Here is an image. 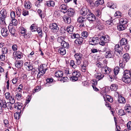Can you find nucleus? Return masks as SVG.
Segmentation results:
<instances>
[{
  "label": "nucleus",
  "mask_w": 131,
  "mask_h": 131,
  "mask_svg": "<svg viewBox=\"0 0 131 131\" xmlns=\"http://www.w3.org/2000/svg\"><path fill=\"white\" fill-rule=\"evenodd\" d=\"M12 104L10 102H7L6 103L5 100L3 101L2 103H0V114H1L2 112V108L7 107L8 109H12L13 107L11 106Z\"/></svg>",
  "instance_id": "f257e3e1"
},
{
  "label": "nucleus",
  "mask_w": 131,
  "mask_h": 131,
  "mask_svg": "<svg viewBox=\"0 0 131 131\" xmlns=\"http://www.w3.org/2000/svg\"><path fill=\"white\" fill-rule=\"evenodd\" d=\"M7 16L6 10L4 9H2L0 12V24L2 25L6 24L5 20Z\"/></svg>",
  "instance_id": "f03ea898"
},
{
  "label": "nucleus",
  "mask_w": 131,
  "mask_h": 131,
  "mask_svg": "<svg viewBox=\"0 0 131 131\" xmlns=\"http://www.w3.org/2000/svg\"><path fill=\"white\" fill-rule=\"evenodd\" d=\"M72 76L70 78V80L72 81H75L78 79V78L80 76V72L77 71L73 72L72 73Z\"/></svg>",
  "instance_id": "7ed1b4c3"
},
{
  "label": "nucleus",
  "mask_w": 131,
  "mask_h": 131,
  "mask_svg": "<svg viewBox=\"0 0 131 131\" xmlns=\"http://www.w3.org/2000/svg\"><path fill=\"white\" fill-rule=\"evenodd\" d=\"M74 57L76 59L77 64L78 65L81 64L82 60V54L80 53H77L74 55Z\"/></svg>",
  "instance_id": "20e7f679"
},
{
  "label": "nucleus",
  "mask_w": 131,
  "mask_h": 131,
  "mask_svg": "<svg viewBox=\"0 0 131 131\" xmlns=\"http://www.w3.org/2000/svg\"><path fill=\"white\" fill-rule=\"evenodd\" d=\"M39 72L37 75V77L40 78L41 75H43L45 73L46 69H44L43 66L42 65H40L38 69Z\"/></svg>",
  "instance_id": "39448f33"
},
{
  "label": "nucleus",
  "mask_w": 131,
  "mask_h": 131,
  "mask_svg": "<svg viewBox=\"0 0 131 131\" xmlns=\"http://www.w3.org/2000/svg\"><path fill=\"white\" fill-rule=\"evenodd\" d=\"M99 38L97 37L91 38L89 41V44L93 45H95L99 42Z\"/></svg>",
  "instance_id": "423d86ee"
},
{
  "label": "nucleus",
  "mask_w": 131,
  "mask_h": 131,
  "mask_svg": "<svg viewBox=\"0 0 131 131\" xmlns=\"http://www.w3.org/2000/svg\"><path fill=\"white\" fill-rule=\"evenodd\" d=\"M49 28L53 32H57L59 30V28L56 23H53L50 24Z\"/></svg>",
  "instance_id": "0eeeda50"
},
{
  "label": "nucleus",
  "mask_w": 131,
  "mask_h": 131,
  "mask_svg": "<svg viewBox=\"0 0 131 131\" xmlns=\"http://www.w3.org/2000/svg\"><path fill=\"white\" fill-rule=\"evenodd\" d=\"M86 18L89 21L93 22L95 20L96 18L95 16L92 13L89 12L88 15H87Z\"/></svg>",
  "instance_id": "6e6552de"
},
{
  "label": "nucleus",
  "mask_w": 131,
  "mask_h": 131,
  "mask_svg": "<svg viewBox=\"0 0 131 131\" xmlns=\"http://www.w3.org/2000/svg\"><path fill=\"white\" fill-rule=\"evenodd\" d=\"M81 15L83 16H85L88 14L89 12H90L88 9L84 7L82 8L80 11Z\"/></svg>",
  "instance_id": "1a4fd4ad"
},
{
  "label": "nucleus",
  "mask_w": 131,
  "mask_h": 131,
  "mask_svg": "<svg viewBox=\"0 0 131 131\" xmlns=\"http://www.w3.org/2000/svg\"><path fill=\"white\" fill-rule=\"evenodd\" d=\"M13 26L11 23H10L8 26V28L10 32L13 36H15L16 30L13 28Z\"/></svg>",
  "instance_id": "9d476101"
},
{
  "label": "nucleus",
  "mask_w": 131,
  "mask_h": 131,
  "mask_svg": "<svg viewBox=\"0 0 131 131\" xmlns=\"http://www.w3.org/2000/svg\"><path fill=\"white\" fill-rule=\"evenodd\" d=\"M115 49L119 54L121 55L122 54V52L123 51V47L121 45L116 44L115 46Z\"/></svg>",
  "instance_id": "9b49d317"
},
{
  "label": "nucleus",
  "mask_w": 131,
  "mask_h": 131,
  "mask_svg": "<svg viewBox=\"0 0 131 131\" xmlns=\"http://www.w3.org/2000/svg\"><path fill=\"white\" fill-rule=\"evenodd\" d=\"M86 20V18L83 17L82 16L79 17L78 18L77 20L78 22L81 24L80 26L82 27H84V22Z\"/></svg>",
  "instance_id": "f8f14e48"
},
{
  "label": "nucleus",
  "mask_w": 131,
  "mask_h": 131,
  "mask_svg": "<svg viewBox=\"0 0 131 131\" xmlns=\"http://www.w3.org/2000/svg\"><path fill=\"white\" fill-rule=\"evenodd\" d=\"M68 7L65 5L62 4L59 6V9L60 11L63 13H66L67 11Z\"/></svg>",
  "instance_id": "ddd939ff"
},
{
  "label": "nucleus",
  "mask_w": 131,
  "mask_h": 131,
  "mask_svg": "<svg viewBox=\"0 0 131 131\" xmlns=\"http://www.w3.org/2000/svg\"><path fill=\"white\" fill-rule=\"evenodd\" d=\"M101 41L99 42L100 45L102 46H104L106 43V38L104 36H102L99 37Z\"/></svg>",
  "instance_id": "4468645a"
},
{
  "label": "nucleus",
  "mask_w": 131,
  "mask_h": 131,
  "mask_svg": "<svg viewBox=\"0 0 131 131\" xmlns=\"http://www.w3.org/2000/svg\"><path fill=\"white\" fill-rule=\"evenodd\" d=\"M105 55L106 58H111L113 57L114 54L113 51H107Z\"/></svg>",
  "instance_id": "2eb2a0df"
},
{
  "label": "nucleus",
  "mask_w": 131,
  "mask_h": 131,
  "mask_svg": "<svg viewBox=\"0 0 131 131\" xmlns=\"http://www.w3.org/2000/svg\"><path fill=\"white\" fill-rule=\"evenodd\" d=\"M24 20H23V22L21 24L22 26H21L20 28L19 29V31L20 34V35L21 36H23L24 37H25V28L24 27V25H23L24 23Z\"/></svg>",
  "instance_id": "dca6fc26"
},
{
  "label": "nucleus",
  "mask_w": 131,
  "mask_h": 131,
  "mask_svg": "<svg viewBox=\"0 0 131 131\" xmlns=\"http://www.w3.org/2000/svg\"><path fill=\"white\" fill-rule=\"evenodd\" d=\"M1 33L2 36L6 37L8 35L9 32L8 30L6 28H3L1 30Z\"/></svg>",
  "instance_id": "f3484780"
},
{
  "label": "nucleus",
  "mask_w": 131,
  "mask_h": 131,
  "mask_svg": "<svg viewBox=\"0 0 131 131\" xmlns=\"http://www.w3.org/2000/svg\"><path fill=\"white\" fill-rule=\"evenodd\" d=\"M55 76L57 78H61L63 75V72L61 70H58L55 73Z\"/></svg>",
  "instance_id": "a211bd4d"
},
{
  "label": "nucleus",
  "mask_w": 131,
  "mask_h": 131,
  "mask_svg": "<svg viewBox=\"0 0 131 131\" xmlns=\"http://www.w3.org/2000/svg\"><path fill=\"white\" fill-rule=\"evenodd\" d=\"M13 54L14 57H15L17 58V59H20L22 56V53L19 51L14 52L13 53Z\"/></svg>",
  "instance_id": "6ab92c4d"
},
{
  "label": "nucleus",
  "mask_w": 131,
  "mask_h": 131,
  "mask_svg": "<svg viewBox=\"0 0 131 131\" xmlns=\"http://www.w3.org/2000/svg\"><path fill=\"white\" fill-rule=\"evenodd\" d=\"M46 4L48 7H53L55 5V3L54 1L49 0L46 2Z\"/></svg>",
  "instance_id": "aec40b11"
},
{
  "label": "nucleus",
  "mask_w": 131,
  "mask_h": 131,
  "mask_svg": "<svg viewBox=\"0 0 131 131\" xmlns=\"http://www.w3.org/2000/svg\"><path fill=\"white\" fill-rule=\"evenodd\" d=\"M101 71L104 73L107 74H109L111 71L110 68L107 66L104 68H102L101 69Z\"/></svg>",
  "instance_id": "412c9836"
},
{
  "label": "nucleus",
  "mask_w": 131,
  "mask_h": 131,
  "mask_svg": "<svg viewBox=\"0 0 131 131\" xmlns=\"http://www.w3.org/2000/svg\"><path fill=\"white\" fill-rule=\"evenodd\" d=\"M129 59L130 57L128 53H125L123 56V59L124 62H127L129 60Z\"/></svg>",
  "instance_id": "4be33fe9"
},
{
  "label": "nucleus",
  "mask_w": 131,
  "mask_h": 131,
  "mask_svg": "<svg viewBox=\"0 0 131 131\" xmlns=\"http://www.w3.org/2000/svg\"><path fill=\"white\" fill-rule=\"evenodd\" d=\"M123 77H129L131 76V73L130 71L128 70H126L123 73Z\"/></svg>",
  "instance_id": "5701e85b"
},
{
  "label": "nucleus",
  "mask_w": 131,
  "mask_h": 131,
  "mask_svg": "<svg viewBox=\"0 0 131 131\" xmlns=\"http://www.w3.org/2000/svg\"><path fill=\"white\" fill-rule=\"evenodd\" d=\"M127 25H125L120 24L117 26V28L119 30L122 31L126 29L127 28Z\"/></svg>",
  "instance_id": "b1692460"
},
{
  "label": "nucleus",
  "mask_w": 131,
  "mask_h": 131,
  "mask_svg": "<svg viewBox=\"0 0 131 131\" xmlns=\"http://www.w3.org/2000/svg\"><path fill=\"white\" fill-rule=\"evenodd\" d=\"M95 75L96 76V80L97 81L102 79L104 77V75L103 74H101V73H96L95 74Z\"/></svg>",
  "instance_id": "393cba45"
},
{
  "label": "nucleus",
  "mask_w": 131,
  "mask_h": 131,
  "mask_svg": "<svg viewBox=\"0 0 131 131\" xmlns=\"http://www.w3.org/2000/svg\"><path fill=\"white\" fill-rule=\"evenodd\" d=\"M118 102L122 104H124L126 102V101L125 98L122 96H119L118 98Z\"/></svg>",
  "instance_id": "a878e982"
},
{
  "label": "nucleus",
  "mask_w": 131,
  "mask_h": 131,
  "mask_svg": "<svg viewBox=\"0 0 131 131\" xmlns=\"http://www.w3.org/2000/svg\"><path fill=\"white\" fill-rule=\"evenodd\" d=\"M63 18L65 22L66 23L69 24L71 22V20L70 17L66 16H64Z\"/></svg>",
  "instance_id": "bb28decb"
},
{
  "label": "nucleus",
  "mask_w": 131,
  "mask_h": 131,
  "mask_svg": "<svg viewBox=\"0 0 131 131\" xmlns=\"http://www.w3.org/2000/svg\"><path fill=\"white\" fill-rule=\"evenodd\" d=\"M30 62H27L25 63V68L28 70H31L32 69L33 67L31 65L29 64Z\"/></svg>",
  "instance_id": "cd10ccee"
},
{
  "label": "nucleus",
  "mask_w": 131,
  "mask_h": 131,
  "mask_svg": "<svg viewBox=\"0 0 131 131\" xmlns=\"http://www.w3.org/2000/svg\"><path fill=\"white\" fill-rule=\"evenodd\" d=\"M123 81L126 83H129L131 82V78L130 77H123L122 78Z\"/></svg>",
  "instance_id": "c85d7f7f"
},
{
  "label": "nucleus",
  "mask_w": 131,
  "mask_h": 131,
  "mask_svg": "<svg viewBox=\"0 0 131 131\" xmlns=\"http://www.w3.org/2000/svg\"><path fill=\"white\" fill-rule=\"evenodd\" d=\"M58 51L61 54L63 55H64L66 53L65 49L63 47L59 48Z\"/></svg>",
  "instance_id": "c756f323"
},
{
  "label": "nucleus",
  "mask_w": 131,
  "mask_h": 131,
  "mask_svg": "<svg viewBox=\"0 0 131 131\" xmlns=\"http://www.w3.org/2000/svg\"><path fill=\"white\" fill-rule=\"evenodd\" d=\"M127 40L124 38H122L120 40V45L121 46L126 45L127 44Z\"/></svg>",
  "instance_id": "7c9ffc66"
},
{
  "label": "nucleus",
  "mask_w": 131,
  "mask_h": 131,
  "mask_svg": "<svg viewBox=\"0 0 131 131\" xmlns=\"http://www.w3.org/2000/svg\"><path fill=\"white\" fill-rule=\"evenodd\" d=\"M128 21V20L126 18H122L120 19L119 22L121 23L122 24L127 25V24Z\"/></svg>",
  "instance_id": "2f4dec72"
},
{
  "label": "nucleus",
  "mask_w": 131,
  "mask_h": 131,
  "mask_svg": "<svg viewBox=\"0 0 131 131\" xmlns=\"http://www.w3.org/2000/svg\"><path fill=\"white\" fill-rule=\"evenodd\" d=\"M83 39L82 37H79L75 41V42L77 44L81 45L82 43Z\"/></svg>",
  "instance_id": "473e14b6"
},
{
  "label": "nucleus",
  "mask_w": 131,
  "mask_h": 131,
  "mask_svg": "<svg viewBox=\"0 0 131 131\" xmlns=\"http://www.w3.org/2000/svg\"><path fill=\"white\" fill-rule=\"evenodd\" d=\"M125 110L128 113H131V106L130 105L126 104L125 107Z\"/></svg>",
  "instance_id": "72a5a7b5"
},
{
  "label": "nucleus",
  "mask_w": 131,
  "mask_h": 131,
  "mask_svg": "<svg viewBox=\"0 0 131 131\" xmlns=\"http://www.w3.org/2000/svg\"><path fill=\"white\" fill-rule=\"evenodd\" d=\"M74 29L73 27L71 25L68 26L67 28V30L69 34H71Z\"/></svg>",
  "instance_id": "f704fd0d"
},
{
  "label": "nucleus",
  "mask_w": 131,
  "mask_h": 131,
  "mask_svg": "<svg viewBox=\"0 0 131 131\" xmlns=\"http://www.w3.org/2000/svg\"><path fill=\"white\" fill-rule=\"evenodd\" d=\"M21 112V111L19 110V112H17L14 114V117L16 119H19Z\"/></svg>",
  "instance_id": "c9c22d12"
},
{
  "label": "nucleus",
  "mask_w": 131,
  "mask_h": 131,
  "mask_svg": "<svg viewBox=\"0 0 131 131\" xmlns=\"http://www.w3.org/2000/svg\"><path fill=\"white\" fill-rule=\"evenodd\" d=\"M23 64V61H18L16 62L15 66L16 67L19 68L22 66Z\"/></svg>",
  "instance_id": "e433bc0d"
},
{
  "label": "nucleus",
  "mask_w": 131,
  "mask_h": 131,
  "mask_svg": "<svg viewBox=\"0 0 131 131\" xmlns=\"http://www.w3.org/2000/svg\"><path fill=\"white\" fill-rule=\"evenodd\" d=\"M103 97L104 99H106L107 101L110 102H113V98L109 95H107L105 96H104Z\"/></svg>",
  "instance_id": "4c0bfd02"
},
{
  "label": "nucleus",
  "mask_w": 131,
  "mask_h": 131,
  "mask_svg": "<svg viewBox=\"0 0 131 131\" xmlns=\"http://www.w3.org/2000/svg\"><path fill=\"white\" fill-rule=\"evenodd\" d=\"M117 89L118 86L116 84H112L110 86V89L112 91H116Z\"/></svg>",
  "instance_id": "58836bf2"
},
{
  "label": "nucleus",
  "mask_w": 131,
  "mask_h": 131,
  "mask_svg": "<svg viewBox=\"0 0 131 131\" xmlns=\"http://www.w3.org/2000/svg\"><path fill=\"white\" fill-rule=\"evenodd\" d=\"M38 13L39 16L41 17V19L45 17V14L43 13L40 9H38Z\"/></svg>",
  "instance_id": "ea45409f"
},
{
  "label": "nucleus",
  "mask_w": 131,
  "mask_h": 131,
  "mask_svg": "<svg viewBox=\"0 0 131 131\" xmlns=\"http://www.w3.org/2000/svg\"><path fill=\"white\" fill-rule=\"evenodd\" d=\"M67 14L68 15L70 16H72L74 14V10L71 9H69L67 10Z\"/></svg>",
  "instance_id": "a19ab883"
},
{
  "label": "nucleus",
  "mask_w": 131,
  "mask_h": 131,
  "mask_svg": "<svg viewBox=\"0 0 131 131\" xmlns=\"http://www.w3.org/2000/svg\"><path fill=\"white\" fill-rule=\"evenodd\" d=\"M78 64H77V61L76 63H75L74 61L72 60L70 62V66L74 68H75L77 67Z\"/></svg>",
  "instance_id": "79ce46f5"
},
{
  "label": "nucleus",
  "mask_w": 131,
  "mask_h": 131,
  "mask_svg": "<svg viewBox=\"0 0 131 131\" xmlns=\"http://www.w3.org/2000/svg\"><path fill=\"white\" fill-rule=\"evenodd\" d=\"M61 46L64 48H68L69 46V43L64 41H62V42L61 43Z\"/></svg>",
  "instance_id": "37998d69"
},
{
  "label": "nucleus",
  "mask_w": 131,
  "mask_h": 131,
  "mask_svg": "<svg viewBox=\"0 0 131 131\" xmlns=\"http://www.w3.org/2000/svg\"><path fill=\"white\" fill-rule=\"evenodd\" d=\"M82 38L83 39H85L86 38L88 35V32L86 31H84L81 34Z\"/></svg>",
  "instance_id": "c03bdc74"
},
{
  "label": "nucleus",
  "mask_w": 131,
  "mask_h": 131,
  "mask_svg": "<svg viewBox=\"0 0 131 131\" xmlns=\"http://www.w3.org/2000/svg\"><path fill=\"white\" fill-rule=\"evenodd\" d=\"M71 35V37L72 39L77 38L79 37V35L78 34H75V33H72Z\"/></svg>",
  "instance_id": "a18cd8bd"
},
{
  "label": "nucleus",
  "mask_w": 131,
  "mask_h": 131,
  "mask_svg": "<svg viewBox=\"0 0 131 131\" xmlns=\"http://www.w3.org/2000/svg\"><path fill=\"white\" fill-rule=\"evenodd\" d=\"M120 70V68L118 67H116L114 69V72L115 75H117Z\"/></svg>",
  "instance_id": "49530a36"
},
{
  "label": "nucleus",
  "mask_w": 131,
  "mask_h": 131,
  "mask_svg": "<svg viewBox=\"0 0 131 131\" xmlns=\"http://www.w3.org/2000/svg\"><path fill=\"white\" fill-rule=\"evenodd\" d=\"M31 7V4L29 2H27L25 4V8H26L27 9H30Z\"/></svg>",
  "instance_id": "de8ad7c7"
},
{
  "label": "nucleus",
  "mask_w": 131,
  "mask_h": 131,
  "mask_svg": "<svg viewBox=\"0 0 131 131\" xmlns=\"http://www.w3.org/2000/svg\"><path fill=\"white\" fill-rule=\"evenodd\" d=\"M12 23H11L13 26V25L16 26L18 24V22L17 20L15 18L12 19Z\"/></svg>",
  "instance_id": "09e8293b"
},
{
  "label": "nucleus",
  "mask_w": 131,
  "mask_h": 131,
  "mask_svg": "<svg viewBox=\"0 0 131 131\" xmlns=\"http://www.w3.org/2000/svg\"><path fill=\"white\" fill-rule=\"evenodd\" d=\"M64 37L62 36H60L58 37L57 39V41L58 42L60 43L61 44L62 42V41H64Z\"/></svg>",
  "instance_id": "8fccbe9b"
},
{
  "label": "nucleus",
  "mask_w": 131,
  "mask_h": 131,
  "mask_svg": "<svg viewBox=\"0 0 131 131\" xmlns=\"http://www.w3.org/2000/svg\"><path fill=\"white\" fill-rule=\"evenodd\" d=\"M22 96L19 93H17L15 95V97L16 99L17 100H20L22 98Z\"/></svg>",
  "instance_id": "3c124183"
},
{
  "label": "nucleus",
  "mask_w": 131,
  "mask_h": 131,
  "mask_svg": "<svg viewBox=\"0 0 131 131\" xmlns=\"http://www.w3.org/2000/svg\"><path fill=\"white\" fill-rule=\"evenodd\" d=\"M68 79L67 77H62L60 79V81L62 82H64L68 81Z\"/></svg>",
  "instance_id": "603ef678"
},
{
  "label": "nucleus",
  "mask_w": 131,
  "mask_h": 131,
  "mask_svg": "<svg viewBox=\"0 0 131 131\" xmlns=\"http://www.w3.org/2000/svg\"><path fill=\"white\" fill-rule=\"evenodd\" d=\"M107 61L106 60H104L102 63V68H104L107 66Z\"/></svg>",
  "instance_id": "864d4df0"
},
{
  "label": "nucleus",
  "mask_w": 131,
  "mask_h": 131,
  "mask_svg": "<svg viewBox=\"0 0 131 131\" xmlns=\"http://www.w3.org/2000/svg\"><path fill=\"white\" fill-rule=\"evenodd\" d=\"M35 25L34 24H32L31 26H30V30L32 31H36V30L37 29H36V27L34 26Z\"/></svg>",
  "instance_id": "5fc2aeb1"
},
{
  "label": "nucleus",
  "mask_w": 131,
  "mask_h": 131,
  "mask_svg": "<svg viewBox=\"0 0 131 131\" xmlns=\"http://www.w3.org/2000/svg\"><path fill=\"white\" fill-rule=\"evenodd\" d=\"M8 100L11 101L10 102L12 104H13L15 102V101L13 95H11V97Z\"/></svg>",
  "instance_id": "6e6d98bb"
},
{
  "label": "nucleus",
  "mask_w": 131,
  "mask_h": 131,
  "mask_svg": "<svg viewBox=\"0 0 131 131\" xmlns=\"http://www.w3.org/2000/svg\"><path fill=\"white\" fill-rule=\"evenodd\" d=\"M118 113V115L121 116L124 115L125 114L124 111L122 109H120L119 110Z\"/></svg>",
  "instance_id": "4d7b16f0"
},
{
  "label": "nucleus",
  "mask_w": 131,
  "mask_h": 131,
  "mask_svg": "<svg viewBox=\"0 0 131 131\" xmlns=\"http://www.w3.org/2000/svg\"><path fill=\"white\" fill-rule=\"evenodd\" d=\"M2 53L4 54H6L8 52V50L7 48L5 47L3 48L2 49Z\"/></svg>",
  "instance_id": "13d9d810"
},
{
  "label": "nucleus",
  "mask_w": 131,
  "mask_h": 131,
  "mask_svg": "<svg viewBox=\"0 0 131 131\" xmlns=\"http://www.w3.org/2000/svg\"><path fill=\"white\" fill-rule=\"evenodd\" d=\"M31 94L30 95H28V96L26 97V103L27 104L29 103L30 102L31 99Z\"/></svg>",
  "instance_id": "bf43d9fd"
},
{
  "label": "nucleus",
  "mask_w": 131,
  "mask_h": 131,
  "mask_svg": "<svg viewBox=\"0 0 131 131\" xmlns=\"http://www.w3.org/2000/svg\"><path fill=\"white\" fill-rule=\"evenodd\" d=\"M12 49L14 51L17 50V46L16 44H14L12 46Z\"/></svg>",
  "instance_id": "052dcab7"
},
{
  "label": "nucleus",
  "mask_w": 131,
  "mask_h": 131,
  "mask_svg": "<svg viewBox=\"0 0 131 131\" xmlns=\"http://www.w3.org/2000/svg\"><path fill=\"white\" fill-rule=\"evenodd\" d=\"M5 95L6 98L7 99H9L11 97L10 93L9 92H7L5 93Z\"/></svg>",
  "instance_id": "680f3d73"
},
{
  "label": "nucleus",
  "mask_w": 131,
  "mask_h": 131,
  "mask_svg": "<svg viewBox=\"0 0 131 131\" xmlns=\"http://www.w3.org/2000/svg\"><path fill=\"white\" fill-rule=\"evenodd\" d=\"M5 56L4 54L2 53L0 56V59L1 61H4L5 59Z\"/></svg>",
  "instance_id": "e2e57ef3"
},
{
  "label": "nucleus",
  "mask_w": 131,
  "mask_h": 131,
  "mask_svg": "<svg viewBox=\"0 0 131 131\" xmlns=\"http://www.w3.org/2000/svg\"><path fill=\"white\" fill-rule=\"evenodd\" d=\"M96 27L97 28V29L99 30H101L103 29V26L102 24V23L96 26Z\"/></svg>",
  "instance_id": "0e129e2a"
},
{
  "label": "nucleus",
  "mask_w": 131,
  "mask_h": 131,
  "mask_svg": "<svg viewBox=\"0 0 131 131\" xmlns=\"http://www.w3.org/2000/svg\"><path fill=\"white\" fill-rule=\"evenodd\" d=\"M53 81V79L52 78H48L46 80V82L47 83H52Z\"/></svg>",
  "instance_id": "69168bd1"
},
{
  "label": "nucleus",
  "mask_w": 131,
  "mask_h": 131,
  "mask_svg": "<svg viewBox=\"0 0 131 131\" xmlns=\"http://www.w3.org/2000/svg\"><path fill=\"white\" fill-rule=\"evenodd\" d=\"M127 44L126 45H125L124 47V48L126 50V51H127L129 49L130 46L129 44Z\"/></svg>",
  "instance_id": "338daca9"
},
{
  "label": "nucleus",
  "mask_w": 131,
  "mask_h": 131,
  "mask_svg": "<svg viewBox=\"0 0 131 131\" xmlns=\"http://www.w3.org/2000/svg\"><path fill=\"white\" fill-rule=\"evenodd\" d=\"M128 128L129 130L131 129V121L129 122L127 124Z\"/></svg>",
  "instance_id": "774afa93"
}]
</instances>
